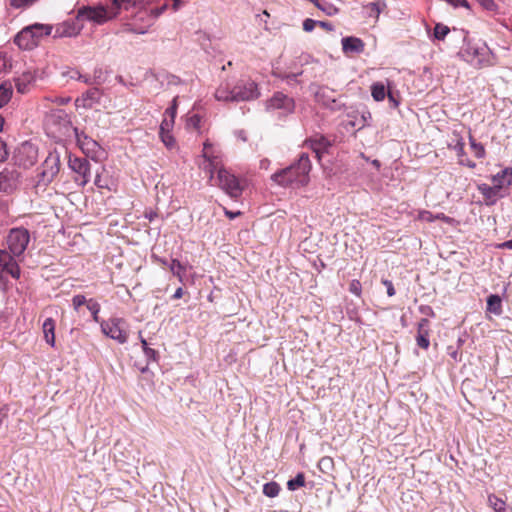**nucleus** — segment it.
<instances>
[{
	"mask_svg": "<svg viewBox=\"0 0 512 512\" xmlns=\"http://www.w3.org/2000/svg\"><path fill=\"white\" fill-rule=\"evenodd\" d=\"M62 78H65L67 80H77L81 78V73L77 69L67 67L61 72Z\"/></svg>",
	"mask_w": 512,
	"mask_h": 512,
	"instance_id": "obj_41",
	"label": "nucleus"
},
{
	"mask_svg": "<svg viewBox=\"0 0 512 512\" xmlns=\"http://www.w3.org/2000/svg\"><path fill=\"white\" fill-rule=\"evenodd\" d=\"M166 7H167L166 5H163L160 8L154 9V10H152V14L154 15V17H158L164 12Z\"/></svg>",
	"mask_w": 512,
	"mask_h": 512,
	"instance_id": "obj_63",
	"label": "nucleus"
},
{
	"mask_svg": "<svg viewBox=\"0 0 512 512\" xmlns=\"http://www.w3.org/2000/svg\"><path fill=\"white\" fill-rule=\"evenodd\" d=\"M233 89L228 86H220L215 92V98L218 101H234Z\"/></svg>",
	"mask_w": 512,
	"mask_h": 512,
	"instance_id": "obj_30",
	"label": "nucleus"
},
{
	"mask_svg": "<svg viewBox=\"0 0 512 512\" xmlns=\"http://www.w3.org/2000/svg\"><path fill=\"white\" fill-rule=\"evenodd\" d=\"M487 310L495 315H500L502 312L501 298L492 294L487 298Z\"/></svg>",
	"mask_w": 512,
	"mask_h": 512,
	"instance_id": "obj_24",
	"label": "nucleus"
},
{
	"mask_svg": "<svg viewBox=\"0 0 512 512\" xmlns=\"http://www.w3.org/2000/svg\"><path fill=\"white\" fill-rule=\"evenodd\" d=\"M311 162L306 153H302L296 163L286 167L271 176V179L280 186L301 187L309 182Z\"/></svg>",
	"mask_w": 512,
	"mask_h": 512,
	"instance_id": "obj_2",
	"label": "nucleus"
},
{
	"mask_svg": "<svg viewBox=\"0 0 512 512\" xmlns=\"http://www.w3.org/2000/svg\"><path fill=\"white\" fill-rule=\"evenodd\" d=\"M12 96V86L9 83L0 85V108L6 105Z\"/></svg>",
	"mask_w": 512,
	"mask_h": 512,
	"instance_id": "obj_32",
	"label": "nucleus"
},
{
	"mask_svg": "<svg viewBox=\"0 0 512 512\" xmlns=\"http://www.w3.org/2000/svg\"><path fill=\"white\" fill-rule=\"evenodd\" d=\"M234 101H249L259 97L257 84L249 80H240L233 88Z\"/></svg>",
	"mask_w": 512,
	"mask_h": 512,
	"instance_id": "obj_9",
	"label": "nucleus"
},
{
	"mask_svg": "<svg viewBox=\"0 0 512 512\" xmlns=\"http://www.w3.org/2000/svg\"><path fill=\"white\" fill-rule=\"evenodd\" d=\"M463 56L466 61L476 67H484L490 65L491 52L486 44L468 43L463 50Z\"/></svg>",
	"mask_w": 512,
	"mask_h": 512,
	"instance_id": "obj_7",
	"label": "nucleus"
},
{
	"mask_svg": "<svg viewBox=\"0 0 512 512\" xmlns=\"http://www.w3.org/2000/svg\"><path fill=\"white\" fill-rule=\"evenodd\" d=\"M6 275L18 279L20 277V268L9 252L0 250V279Z\"/></svg>",
	"mask_w": 512,
	"mask_h": 512,
	"instance_id": "obj_12",
	"label": "nucleus"
},
{
	"mask_svg": "<svg viewBox=\"0 0 512 512\" xmlns=\"http://www.w3.org/2000/svg\"><path fill=\"white\" fill-rule=\"evenodd\" d=\"M53 26L47 24H33L23 28L14 38V43L21 49L30 50L38 45L43 36L52 33Z\"/></svg>",
	"mask_w": 512,
	"mask_h": 512,
	"instance_id": "obj_3",
	"label": "nucleus"
},
{
	"mask_svg": "<svg viewBox=\"0 0 512 512\" xmlns=\"http://www.w3.org/2000/svg\"><path fill=\"white\" fill-rule=\"evenodd\" d=\"M171 272L177 276L180 282L183 281V275L185 273V267L177 259H173L169 265Z\"/></svg>",
	"mask_w": 512,
	"mask_h": 512,
	"instance_id": "obj_37",
	"label": "nucleus"
},
{
	"mask_svg": "<svg viewBox=\"0 0 512 512\" xmlns=\"http://www.w3.org/2000/svg\"><path fill=\"white\" fill-rule=\"evenodd\" d=\"M342 50L345 54L350 53H362L364 51L365 44L364 42L357 37L348 36L342 38Z\"/></svg>",
	"mask_w": 512,
	"mask_h": 512,
	"instance_id": "obj_19",
	"label": "nucleus"
},
{
	"mask_svg": "<svg viewBox=\"0 0 512 512\" xmlns=\"http://www.w3.org/2000/svg\"><path fill=\"white\" fill-rule=\"evenodd\" d=\"M30 241L28 230L24 228L12 229L7 237V245L10 253L14 256H20L26 250Z\"/></svg>",
	"mask_w": 512,
	"mask_h": 512,
	"instance_id": "obj_8",
	"label": "nucleus"
},
{
	"mask_svg": "<svg viewBox=\"0 0 512 512\" xmlns=\"http://www.w3.org/2000/svg\"><path fill=\"white\" fill-rule=\"evenodd\" d=\"M42 329H43L45 341L51 347H54L55 346V321L52 318H47L42 325Z\"/></svg>",
	"mask_w": 512,
	"mask_h": 512,
	"instance_id": "obj_20",
	"label": "nucleus"
},
{
	"mask_svg": "<svg viewBox=\"0 0 512 512\" xmlns=\"http://www.w3.org/2000/svg\"><path fill=\"white\" fill-rule=\"evenodd\" d=\"M8 63L6 55L0 53V73L7 69Z\"/></svg>",
	"mask_w": 512,
	"mask_h": 512,
	"instance_id": "obj_57",
	"label": "nucleus"
},
{
	"mask_svg": "<svg viewBox=\"0 0 512 512\" xmlns=\"http://www.w3.org/2000/svg\"><path fill=\"white\" fill-rule=\"evenodd\" d=\"M204 158L201 167L209 175V181L213 180L214 171H217V185L231 198H238L241 196L243 187L239 179L231 174L228 170L221 167V158L216 153L213 145L206 140L203 144Z\"/></svg>",
	"mask_w": 512,
	"mask_h": 512,
	"instance_id": "obj_1",
	"label": "nucleus"
},
{
	"mask_svg": "<svg viewBox=\"0 0 512 512\" xmlns=\"http://www.w3.org/2000/svg\"><path fill=\"white\" fill-rule=\"evenodd\" d=\"M78 143H80L81 148L86 153H89L90 151H94L96 148H98V144L95 140L89 138L86 135H77Z\"/></svg>",
	"mask_w": 512,
	"mask_h": 512,
	"instance_id": "obj_27",
	"label": "nucleus"
},
{
	"mask_svg": "<svg viewBox=\"0 0 512 512\" xmlns=\"http://www.w3.org/2000/svg\"><path fill=\"white\" fill-rule=\"evenodd\" d=\"M8 149L6 143L0 138V162H4L8 158Z\"/></svg>",
	"mask_w": 512,
	"mask_h": 512,
	"instance_id": "obj_50",
	"label": "nucleus"
},
{
	"mask_svg": "<svg viewBox=\"0 0 512 512\" xmlns=\"http://www.w3.org/2000/svg\"><path fill=\"white\" fill-rule=\"evenodd\" d=\"M445 1L448 2L449 4L453 5L454 7H458V6H462L465 8L470 7L467 0H445Z\"/></svg>",
	"mask_w": 512,
	"mask_h": 512,
	"instance_id": "obj_55",
	"label": "nucleus"
},
{
	"mask_svg": "<svg viewBox=\"0 0 512 512\" xmlns=\"http://www.w3.org/2000/svg\"><path fill=\"white\" fill-rule=\"evenodd\" d=\"M101 98V92L98 88H91L82 94L81 97L75 100L77 107L91 108L95 103H98Z\"/></svg>",
	"mask_w": 512,
	"mask_h": 512,
	"instance_id": "obj_17",
	"label": "nucleus"
},
{
	"mask_svg": "<svg viewBox=\"0 0 512 512\" xmlns=\"http://www.w3.org/2000/svg\"><path fill=\"white\" fill-rule=\"evenodd\" d=\"M295 103L294 100L281 93L276 92L267 102H266V110L267 111H275L280 110L281 115H287L294 111Z\"/></svg>",
	"mask_w": 512,
	"mask_h": 512,
	"instance_id": "obj_10",
	"label": "nucleus"
},
{
	"mask_svg": "<svg viewBox=\"0 0 512 512\" xmlns=\"http://www.w3.org/2000/svg\"><path fill=\"white\" fill-rule=\"evenodd\" d=\"M478 191L483 195L486 205H494L498 199L505 197V193H502L493 184L481 183L478 185Z\"/></svg>",
	"mask_w": 512,
	"mask_h": 512,
	"instance_id": "obj_15",
	"label": "nucleus"
},
{
	"mask_svg": "<svg viewBox=\"0 0 512 512\" xmlns=\"http://www.w3.org/2000/svg\"><path fill=\"white\" fill-rule=\"evenodd\" d=\"M362 286L359 280H352L349 285V291L356 296H360Z\"/></svg>",
	"mask_w": 512,
	"mask_h": 512,
	"instance_id": "obj_47",
	"label": "nucleus"
},
{
	"mask_svg": "<svg viewBox=\"0 0 512 512\" xmlns=\"http://www.w3.org/2000/svg\"><path fill=\"white\" fill-rule=\"evenodd\" d=\"M143 352L148 360H153V361L157 360L158 352L156 350L149 347L148 349H146Z\"/></svg>",
	"mask_w": 512,
	"mask_h": 512,
	"instance_id": "obj_54",
	"label": "nucleus"
},
{
	"mask_svg": "<svg viewBox=\"0 0 512 512\" xmlns=\"http://www.w3.org/2000/svg\"><path fill=\"white\" fill-rule=\"evenodd\" d=\"M454 136L455 138L450 142L449 147L456 152L458 158L460 159L466 155L464 151L465 143L463 138L458 134H454Z\"/></svg>",
	"mask_w": 512,
	"mask_h": 512,
	"instance_id": "obj_26",
	"label": "nucleus"
},
{
	"mask_svg": "<svg viewBox=\"0 0 512 512\" xmlns=\"http://www.w3.org/2000/svg\"><path fill=\"white\" fill-rule=\"evenodd\" d=\"M371 94L375 101H382L386 96V89L383 83L376 82L371 86Z\"/></svg>",
	"mask_w": 512,
	"mask_h": 512,
	"instance_id": "obj_34",
	"label": "nucleus"
},
{
	"mask_svg": "<svg viewBox=\"0 0 512 512\" xmlns=\"http://www.w3.org/2000/svg\"><path fill=\"white\" fill-rule=\"evenodd\" d=\"M15 161L25 168L33 166L37 161V149L32 144L25 142L19 147Z\"/></svg>",
	"mask_w": 512,
	"mask_h": 512,
	"instance_id": "obj_13",
	"label": "nucleus"
},
{
	"mask_svg": "<svg viewBox=\"0 0 512 512\" xmlns=\"http://www.w3.org/2000/svg\"><path fill=\"white\" fill-rule=\"evenodd\" d=\"M488 504L495 512H506V503L494 494L488 496Z\"/></svg>",
	"mask_w": 512,
	"mask_h": 512,
	"instance_id": "obj_33",
	"label": "nucleus"
},
{
	"mask_svg": "<svg viewBox=\"0 0 512 512\" xmlns=\"http://www.w3.org/2000/svg\"><path fill=\"white\" fill-rule=\"evenodd\" d=\"M69 167L78 177L75 179L81 186H85L90 181V163L85 158H69Z\"/></svg>",
	"mask_w": 512,
	"mask_h": 512,
	"instance_id": "obj_11",
	"label": "nucleus"
},
{
	"mask_svg": "<svg viewBox=\"0 0 512 512\" xmlns=\"http://www.w3.org/2000/svg\"><path fill=\"white\" fill-rule=\"evenodd\" d=\"M311 149L316 153V156L320 159L322 153L330 145V142L323 136L309 140Z\"/></svg>",
	"mask_w": 512,
	"mask_h": 512,
	"instance_id": "obj_21",
	"label": "nucleus"
},
{
	"mask_svg": "<svg viewBox=\"0 0 512 512\" xmlns=\"http://www.w3.org/2000/svg\"><path fill=\"white\" fill-rule=\"evenodd\" d=\"M305 485V477L303 473H298L295 478L290 479L287 482V487L289 490L294 491L300 487Z\"/></svg>",
	"mask_w": 512,
	"mask_h": 512,
	"instance_id": "obj_39",
	"label": "nucleus"
},
{
	"mask_svg": "<svg viewBox=\"0 0 512 512\" xmlns=\"http://www.w3.org/2000/svg\"><path fill=\"white\" fill-rule=\"evenodd\" d=\"M459 163L461 165H465V166H467L469 168H475V166H476V164L473 161H471V160H469V159H467L465 157L460 158L459 159Z\"/></svg>",
	"mask_w": 512,
	"mask_h": 512,
	"instance_id": "obj_59",
	"label": "nucleus"
},
{
	"mask_svg": "<svg viewBox=\"0 0 512 512\" xmlns=\"http://www.w3.org/2000/svg\"><path fill=\"white\" fill-rule=\"evenodd\" d=\"M105 172L106 171L104 168H102L101 172H97L94 183L99 189L111 190V186L113 183L111 179L108 177V175H104Z\"/></svg>",
	"mask_w": 512,
	"mask_h": 512,
	"instance_id": "obj_25",
	"label": "nucleus"
},
{
	"mask_svg": "<svg viewBox=\"0 0 512 512\" xmlns=\"http://www.w3.org/2000/svg\"><path fill=\"white\" fill-rule=\"evenodd\" d=\"M492 184L502 193L507 194V190L512 185V169L505 168L492 177Z\"/></svg>",
	"mask_w": 512,
	"mask_h": 512,
	"instance_id": "obj_16",
	"label": "nucleus"
},
{
	"mask_svg": "<svg viewBox=\"0 0 512 512\" xmlns=\"http://www.w3.org/2000/svg\"><path fill=\"white\" fill-rule=\"evenodd\" d=\"M469 140L471 149L475 157H477L478 159L484 158L486 154L484 146L481 143L476 142V140L471 135L469 137Z\"/></svg>",
	"mask_w": 512,
	"mask_h": 512,
	"instance_id": "obj_38",
	"label": "nucleus"
},
{
	"mask_svg": "<svg viewBox=\"0 0 512 512\" xmlns=\"http://www.w3.org/2000/svg\"><path fill=\"white\" fill-rule=\"evenodd\" d=\"M14 172H10L8 170H4L0 172V191L8 192L14 186Z\"/></svg>",
	"mask_w": 512,
	"mask_h": 512,
	"instance_id": "obj_22",
	"label": "nucleus"
},
{
	"mask_svg": "<svg viewBox=\"0 0 512 512\" xmlns=\"http://www.w3.org/2000/svg\"><path fill=\"white\" fill-rule=\"evenodd\" d=\"M160 138L167 148H172L175 145V139L168 131H159Z\"/></svg>",
	"mask_w": 512,
	"mask_h": 512,
	"instance_id": "obj_44",
	"label": "nucleus"
},
{
	"mask_svg": "<svg viewBox=\"0 0 512 512\" xmlns=\"http://www.w3.org/2000/svg\"><path fill=\"white\" fill-rule=\"evenodd\" d=\"M478 3L485 9L487 10H494L495 7H496V4L494 3L493 0H477Z\"/></svg>",
	"mask_w": 512,
	"mask_h": 512,
	"instance_id": "obj_53",
	"label": "nucleus"
},
{
	"mask_svg": "<svg viewBox=\"0 0 512 512\" xmlns=\"http://www.w3.org/2000/svg\"><path fill=\"white\" fill-rule=\"evenodd\" d=\"M366 7L370 10V15L378 19L380 13L386 8V2L385 0H378L369 3Z\"/></svg>",
	"mask_w": 512,
	"mask_h": 512,
	"instance_id": "obj_35",
	"label": "nucleus"
},
{
	"mask_svg": "<svg viewBox=\"0 0 512 512\" xmlns=\"http://www.w3.org/2000/svg\"><path fill=\"white\" fill-rule=\"evenodd\" d=\"M317 25V21L316 20H313V19H310V18H307L304 20L303 22V29L306 31V32H311L314 27Z\"/></svg>",
	"mask_w": 512,
	"mask_h": 512,
	"instance_id": "obj_51",
	"label": "nucleus"
},
{
	"mask_svg": "<svg viewBox=\"0 0 512 512\" xmlns=\"http://www.w3.org/2000/svg\"><path fill=\"white\" fill-rule=\"evenodd\" d=\"M309 1L312 2L318 9L323 11L328 16L336 15L339 12V9L336 6L328 2H320L319 0Z\"/></svg>",
	"mask_w": 512,
	"mask_h": 512,
	"instance_id": "obj_28",
	"label": "nucleus"
},
{
	"mask_svg": "<svg viewBox=\"0 0 512 512\" xmlns=\"http://www.w3.org/2000/svg\"><path fill=\"white\" fill-rule=\"evenodd\" d=\"M499 248H503V249H510L512 250V239L511 240H508V241H505L503 243H501L499 245Z\"/></svg>",
	"mask_w": 512,
	"mask_h": 512,
	"instance_id": "obj_64",
	"label": "nucleus"
},
{
	"mask_svg": "<svg viewBox=\"0 0 512 512\" xmlns=\"http://www.w3.org/2000/svg\"><path fill=\"white\" fill-rule=\"evenodd\" d=\"M174 125V119H170L168 117H164L160 125V131H168L170 132Z\"/></svg>",
	"mask_w": 512,
	"mask_h": 512,
	"instance_id": "obj_49",
	"label": "nucleus"
},
{
	"mask_svg": "<svg viewBox=\"0 0 512 512\" xmlns=\"http://www.w3.org/2000/svg\"><path fill=\"white\" fill-rule=\"evenodd\" d=\"M165 117L175 119L176 115V99L173 100V105L165 110Z\"/></svg>",
	"mask_w": 512,
	"mask_h": 512,
	"instance_id": "obj_52",
	"label": "nucleus"
},
{
	"mask_svg": "<svg viewBox=\"0 0 512 512\" xmlns=\"http://www.w3.org/2000/svg\"><path fill=\"white\" fill-rule=\"evenodd\" d=\"M101 331L107 337L124 344L128 341V324L123 318H110L100 323Z\"/></svg>",
	"mask_w": 512,
	"mask_h": 512,
	"instance_id": "obj_5",
	"label": "nucleus"
},
{
	"mask_svg": "<svg viewBox=\"0 0 512 512\" xmlns=\"http://www.w3.org/2000/svg\"><path fill=\"white\" fill-rule=\"evenodd\" d=\"M37 0H11V6L15 8H24L32 5Z\"/></svg>",
	"mask_w": 512,
	"mask_h": 512,
	"instance_id": "obj_48",
	"label": "nucleus"
},
{
	"mask_svg": "<svg viewBox=\"0 0 512 512\" xmlns=\"http://www.w3.org/2000/svg\"><path fill=\"white\" fill-rule=\"evenodd\" d=\"M80 20H66L62 23H59L55 26L54 29V37L63 38V37H75L77 36L81 30L83 29V25L79 24Z\"/></svg>",
	"mask_w": 512,
	"mask_h": 512,
	"instance_id": "obj_14",
	"label": "nucleus"
},
{
	"mask_svg": "<svg viewBox=\"0 0 512 512\" xmlns=\"http://www.w3.org/2000/svg\"><path fill=\"white\" fill-rule=\"evenodd\" d=\"M60 171V155L51 152L42 164V171L38 175L37 188H45L50 184Z\"/></svg>",
	"mask_w": 512,
	"mask_h": 512,
	"instance_id": "obj_6",
	"label": "nucleus"
},
{
	"mask_svg": "<svg viewBox=\"0 0 512 512\" xmlns=\"http://www.w3.org/2000/svg\"><path fill=\"white\" fill-rule=\"evenodd\" d=\"M88 300H86V297L84 295H75L72 299V304L75 310H78L80 306L86 304L87 305Z\"/></svg>",
	"mask_w": 512,
	"mask_h": 512,
	"instance_id": "obj_46",
	"label": "nucleus"
},
{
	"mask_svg": "<svg viewBox=\"0 0 512 512\" xmlns=\"http://www.w3.org/2000/svg\"><path fill=\"white\" fill-rule=\"evenodd\" d=\"M280 492V486L278 483L272 481L264 484L263 486V494L267 497L274 498Z\"/></svg>",
	"mask_w": 512,
	"mask_h": 512,
	"instance_id": "obj_36",
	"label": "nucleus"
},
{
	"mask_svg": "<svg viewBox=\"0 0 512 512\" xmlns=\"http://www.w3.org/2000/svg\"><path fill=\"white\" fill-rule=\"evenodd\" d=\"M34 80L33 75L30 72L23 73L19 78L15 80V86L19 93H26L28 91V85Z\"/></svg>",
	"mask_w": 512,
	"mask_h": 512,
	"instance_id": "obj_23",
	"label": "nucleus"
},
{
	"mask_svg": "<svg viewBox=\"0 0 512 512\" xmlns=\"http://www.w3.org/2000/svg\"><path fill=\"white\" fill-rule=\"evenodd\" d=\"M117 16V11L112 8L100 6H83L77 11V20H87L97 25H102Z\"/></svg>",
	"mask_w": 512,
	"mask_h": 512,
	"instance_id": "obj_4",
	"label": "nucleus"
},
{
	"mask_svg": "<svg viewBox=\"0 0 512 512\" xmlns=\"http://www.w3.org/2000/svg\"><path fill=\"white\" fill-rule=\"evenodd\" d=\"M420 311L428 316H434V311L430 306H421Z\"/></svg>",
	"mask_w": 512,
	"mask_h": 512,
	"instance_id": "obj_61",
	"label": "nucleus"
},
{
	"mask_svg": "<svg viewBox=\"0 0 512 512\" xmlns=\"http://www.w3.org/2000/svg\"><path fill=\"white\" fill-rule=\"evenodd\" d=\"M382 282H383V284L387 288L388 296H390V297L394 296L395 295V289H394V286H393L392 282L390 280H383Z\"/></svg>",
	"mask_w": 512,
	"mask_h": 512,
	"instance_id": "obj_56",
	"label": "nucleus"
},
{
	"mask_svg": "<svg viewBox=\"0 0 512 512\" xmlns=\"http://www.w3.org/2000/svg\"><path fill=\"white\" fill-rule=\"evenodd\" d=\"M138 2L139 0H113L111 8L113 11H117L118 15L120 10H128L134 7Z\"/></svg>",
	"mask_w": 512,
	"mask_h": 512,
	"instance_id": "obj_31",
	"label": "nucleus"
},
{
	"mask_svg": "<svg viewBox=\"0 0 512 512\" xmlns=\"http://www.w3.org/2000/svg\"><path fill=\"white\" fill-rule=\"evenodd\" d=\"M92 79L96 85H101L106 81L105 71L102 67L94 68Z\"/></svg>",
	"mask_w": 512,
	"mask_h": 512,
	"instance_id": "obj_40",
	"label": "nucleus"
},
{
	"mask_svg": "<svg viewBox=\"0 0 512 512\" xmlns=\"http://www.w3.org/2000/svg\"><path fill=\"white\" fill-rule=\"evenodd\" d=\"M78 81H81L87 85H94V81L92 79V76H88V75H83L81 74V78L80 79H77Z\"/></svg>",
	"mask_w": 512,
	"mask_h": 512,
	"instance_id": "obj_60",
	"label": "nucleus"
},
{
	"mask_svg": "<svg viewBox=\"0 0 512 512\" xmlns=\"http://www.w3.org/2000/svg\"><path fill=\"white\" fill-rule=\"evenodd\" d=\"M429 324H430V322L427 318H422L418 322V326H417L416 342H417V345L423 349H428L429 345H430Z\"/></svg>",
	"mask_w": 512,
	"mask_h": 512,
	"instance_id": "obj_18",
	"label": "nucleus"
},
{
	"mask_svg": "<svg viewBox=\"0 0 512 512\" xmlns=\"http://www.w3.org/2000/svg\"><path fill=\"white\" fill-rule=\"evenodd\" d=\"M317 25L320 26L321 28L327 30V31H333L334 30V26L331 23H329V22L317 21Z\"/></svg>",
	"mask_w": 512,
	"mask_h": 512,
	"instance_id": "obj_58",
	"label": "nucleus"
},
{
	"mask_svg": "<svg viewBox=\"0 0 512 512\" xmlns=\"http://www.w3.org/2000/svg\"><path fill=\"white\" fill-rule=\"evenodd\" d=\"M224 213L230 219H234V218H236L237 216H239L241 214L240 211L232 212V211L227 210L226 208H224Z\"/></svg>",
	"mask_w": 512,
	"mask_h": 512,
	"instance_id": "obj_62",
	"label": "nucleus"
},
{
	"mask_svg": "<svg viewBox=\"0 0 512 512\" xmlns=\"http://www.w3.org/2000/svg\"><path fill=\"white\" fill-rule=\"evenodd\" d=\"M87 309L91 312L94 321L99 322L98 314L100 312V305L93 299L88 300Z\"/></svg>",
	"mask_w": 512,
	"mask_h": 512,
	"instance_id": "obj_42",
	"label": "nucleus"
},
{
	"mask_svg": "<svg viewBox=\"0 0 512 512\" xmlns=\"http://www.w3.org/2000/svg\"><path fill=\"white\" fill-rule=\"evenodd\" d=\"M201 117L197 114H193L187 118V128L198 129L200 127Z\"/></svg>",
	"mask_w": 512,
	"mask_h": 512,
	"instance_id": "obj_45",
	"label": "nucleus"
},
{
	"mask_svg": "<svg viewBox=\"0 0 512 512\" xmlns=\"http://www.w3.org/2000/svg\"><path fill=\"white\" fill-rule=\"evenodd\" d=\"M449 31L450 30L446 25L438 23L434 28V37L438 40H443Z\"/></svg>",
	"mask_w": 512,
	"mask_h": 512,
	"instance_id": "obj_43",
	"label": "nucleus"
},
{
	"mask_svg": "<svg viewBox=\"0 0 512 512\" xmlns=\"http://www.w3.org/2000/svg\"><path fill=\"white\" fill-rule=\"evenodd\" d=\"M330 92L331 91L327 87H319V89L315 92V97L318 102H321L323 105L332 108L330 101L334 103L335 100L331 99L330 96L327 95Z\"/></svg>",
	"mask_w": 512,
	"mask_h": 512,
	"instance_id": "obj_29",
	"label": "nucleus"
}]
</instances>
